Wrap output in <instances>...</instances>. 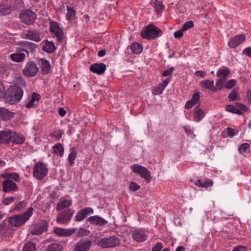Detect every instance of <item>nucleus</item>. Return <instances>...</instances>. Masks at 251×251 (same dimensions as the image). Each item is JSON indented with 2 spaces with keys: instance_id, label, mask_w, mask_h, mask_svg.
Returning a JSON list of instances; mask_svg holds the SVG:
<instances>
[{
  "instance_id": "f257e3e1",
  "label": "nucleus",
  "mask_w": 251,
  "mask_h": 251,
  "mask_svg": "<svg viewBox=\"0 0 251 251\" xmlns=\"http://www.w3.org/2000/svg\"><path fill=\"white\" fill-rule=\"evenodd\" d=\"M23 91L17 85L10 86L5 92L4 97L5 101L10 104L19 102L23 95Z\"/></svg>"
},
{
  "instance_id": "f03ea898",
  "label": "nucleus",
  "mask_w": 251,
  "mask_h": 251,
  "mask_svg": "<svg viewBox=\"0 0 251 251\" xmlns=\"http://www.w3.org/2000/svg\"><path fill=\"white\" fill-rule=\"evenodd\" d=\"M33 209L30 207L26 212L22 214L16 215L8 219L9 224L14 227H20L24 225L30 218L32 214Z\"/></svg>"
},
{
  "instance_id": "7ed1b4c3",
  "label": "nucleus",
  "mask_w": 251,
  "mask_h": 251,
  "mask_svg": "<svg viewBox=\"0 0 251 251\" xmlns=\"http://www.w3.org/2000/svg\"><path fill=\"white\" fill-rule=\"evenodd\" d=\"M162 34V32L159 28L151 24L143 30L141 36L144 39L150 40L158 38Z\"/></svg>"
},
{
  "instance_id": "20e7f679",
  "label": "nucleus",
  "mask_w": 251,
  "mask_h": 251,
  "mask_svg": "<svg viewBox=\"0 0 251 251\" xmlns=\"http://www.w3.org/2000/svg\"><path fill=\"white\" fill-rule=\"evenodd\" d=\"M97 244L101 248H113L120 246V240L115 236H112L101 239Z\"/></svg>"
},
{
  "instance_id": "39448f33",
  "label": "nucleus",
  "mask_w": 251,
  "mask_h": 251,
  "mask_svg": "<svg viewBox=\"0 0 251 251\" xmlns=\"http://www.w3.org/2000/svg\"><path fill=\"white\" fill-rule=\"evenodd\" d=\"M130 168L134 173L139 174L140 176L144 178L147 182L151 181V177L150 172L145 167L137 164L131 166Z\"/></svg>"
},
{
  "instance_id": "423d86ee",
  "label": "nucleus",
  "mask_w": 251,
  "mask_h": 251,
  "mask_svg": "<svg viewBox=\"0 0 251 251\" xmlns=\"http://www.w3.org/2000/svg\"><path fill=\"white\" fill-rule=\"evenodd\" d=\"M48 169L46 165L42 163H37L34 165L33 176L38 180L45 177L48 173Z\"/></svg>"
},
{
  "instance_id": "0eeeda50",
  "label": "nucleus",
  "mask_w": 251,
  "mask_h": 251,
  "mask_svg": "<svg viewBox=\"0 0 251 251\" xmlns=\"http://www.w3.org/2000/svg\"><path fill=\"white\" fill-rule=\"evenodd\" d=\"M50 32L54 34L58 43H62L63 42L64 32L63 29L60 27L58 23L51 21L50 22Z\"/></svg>"
},
{
  "instance_id": "6e6552de",
  "label": "nucleus",
  "mask_w": 251,
  "mask_h": 251,
  "mask_svg": "<svg viewBox=\"0 0 251 251\" xmlns=\"http://www.w3.org/2000/svg\"><path fill=\"white\" fill-rule=\"evenodd\" d=\"M39 71L36 64L33 61H28L23 70V73L27 77H34Z\"/></svg>"
},
{
  "instance_id": "1a4fd4ad",
  "label": "nucleus",
  "mask_w": 251,
  "mask_h": 251,
  "mask_svg": "<svg viewBox=\"0 0 251 251\" xmlns=\"http://www.w3.org/2000/svg\"><path fill=\"white\" fill-rule=\"evenodd\" d=\"M22 21L26 25L33 24L36 18V14L29 9L24 10L20 14Z\"/></svg>"
},
{
  "instance_id": "9d476101",
  "label": "nucleus",
  "mask_w": 251,
  "mask_h": 251,
  "mask_svg": "<svg viewBox=\"0 0 251 251\" xmlns=\"http://www.w3.org/2000/svg\"><path fill=\"white\" fill-rule=\"evenodd\" d=\"M74 211L71 209H66L60 213L58 214L56 222L60 224H66L71 219Z\"/></svg>"
},
{
  "instance_id": "9b49d317",
  "label": "nucleus",
  "mask_w": 251,
  "mask_h": 251,
  "mask_svg": "<svg viewBox=\"0 0 251 251\" xmlns=\"http://www.w3.org/2000/svg\"><path fill=\"white\" fill-rule=\"evenodd\" d=\"M48 227L47 222L45 220H41L34 225L31 232L33 235H39L47 231Z\"/></svg>"
},
{
  "instance_id": "f8f14e48",
  "label": "nucleus",
  "mask_w": 251,
  "mask_h": 251,
  "mask_svg": "<svg viewBox=\"0 0 251 251\" xmlns=\"http://www.w3.org/2000/svg\"><path fill=\"white\" fill-rule=\"evenodd\" d=\"M92 245V243L90 240L81 239L76 243L73 251H88Z\"/></svg>"
},
{
  "instance_id": "ddd939ff",
  "label": "nucleus",
  "mask_w": 251,
  "mask_h": 251,
  "mask_svg": "<svg viewBox=\"0 0 251 251\" xmlns=\"http://www.w3.org/2000/svg\"><path fill=\"white\" fill-rule=\"evenodd\" d=\"M94 212L93 209L91 207H86L80 210L75 217V221L76 222H80L85 219L89 214H92Z\"/></svg>"
},
{
  "instance_id": "4468645a",
  "label": "nucleus",
  "mask_w": 251,
  "mask_h": 251,
  "mask_svg": "<svg viewBox=\"0 0 251 251\" xmlns=\"http://www.w3.org/2000/svg\"><path fill=\"white\" fill-rule=\"evenodd\" d=\"M2 185L3 191L6 193L12 191H16L18 190L16 184L10 179H7L3 181Z\"/></svg>"
},
{
  "instance_id": "2eb2a0df",
  "label": "nucleus",
  "mask_w": 251,
  "mask_h": 251,
  "mask_svg": "<svg viewBox=\"0 0 251 251\" xmlns=\"http://www.w3.org/2000/svg\"><path fill=\"white\" fill-rule=\"evenodd\" d=\"M246 38L244 34H240L235 36L230 39L228 45L231 48H235L239 45L242 44L245 41Z\"/></svg>"
},
{
  "instance_id": "dca6fc26",
  "label": "nucleus",
  "mask_w": 251,
  "mask_h": 251,
  "mask_svg": "<svg viewBox=\"0 0 251 251\" xmlns=\"http://www.w3.org/2000/svg\"><path fill=\"white\" fill-rule=\"evenodd\" d=\"M106 68V65L103 63H94L90 66V70L94 73L101 75L105 72Z\"/></svg>"
},
{
  "instance_id": "f3484780",
  "label": "nucleus",
  "mask_w": 251,
  "mask_h": 251,
  "mask_svg": "<svg viewBox=\"0 0 251 251\" xmlns=\"http://www.w3.org/2000/svg\"><path fill=\"white\" fill-rule=\"evenodd\" d=\"M22 49L20 48L19 50H17L16 52L11 54L10 55V59L14 62H23L26 56L25 53L22 52Z\"/></svg>"
},
{
  "instance_id": "a211bd4d",
  "label": "nucleus",
  "mask_w": 251,
  "mask_h": 251,
  "mask_svg": "<svg viewBox=\"0 0 251 251\" xmlns=\"http://www.w3.org/2000/svg\"><path fill=\"white\" fill-rule=\"evenodd\" d=\"M12 132L11 130L8 129L0 131V143L4 144L9 143L11 139Z\"/></svg>"
},
{
  "instance_id": "6ab92c4d",
  "label": "nucleus",
  "mask_w": 251,
  "mask_h": 251,
  "mask_svg": "<svg viewBox=\"0 0 251 251\" xmlns=\"http://www.w3.org/2000/svg\"><path fill=\"white\" fill-rule=\"evenodd\" d=\"M87 221L91 224L99 226H102L107 223V221L98 216H91Z\"/></svg>"
},
{
  "instance_id": "aec40b11",
  "label": "nucleus",
  "mask_w": 251,
  "mask_h": 251,
  "mask_svg": "<svg viewBox=\"0 0 251 251\" xmlns=\"http://www.w3.org/2000/svg\"><path fill=\"white\" fill-rule=\"evenodd\" d=\"M14 113L4 108H0V119L4 121L10 120L14 117Z\"/></svg>"
},
{
  "instance_id": "412c9836",
  "label": "nucleus",
  "mask_w": 251,
  "mask_h": 251,
  "mask_svg": "<svg viewBox=\"0 0 251 251\" xmlns=\"http://www.w3.org/2000/svg\"><path fill=\"white\" fill-rule=\"evenodd\" d=\"M25 35L29 39L37 42L40 41L41 40L40 34L36 30H28L27 31Z\"/></svg>"
},
{
  "instance_id": "4be33fe9",
  "label": "nucleus",
  "mask_w": 251,
  "mask_h": 251,
  "mask_svg": "<svg viewBox=\"0 0 251 251\" xmlns=\"http://www.w3.org/2000/svg\"><path fill=\"white\" fill-rule=\"evenodd\" d=\"M200 99V93L199 92H195L193 96L192 99L187 101L185 104V108L189 109L192 108L193 106L197 104V103L199 101Z\"/></svg>"
},
{
  "instance_id": "5701e85b",
  "label": "nucleus",
  "mask_w": 251,
  "mask_h": 251,
  "mask_svg": "<svg viewBox=\"0 0 251 251\" xmlns=\"http://www.w3.org/2000/svg\"><path fill=\"white\" fill-rule=\"evenodd\" d=\"M38 60L41 62V67L43 73L45 74H49L51 69L49 61L45 58H39Z\"/></svg>"
},
{
  "instance_id": "b1692460",
  "label": "nucleus",
  "mask_w": 251,
  "mask_h": 251,
  "mask_svg": "<svg viewBox=\"0 0 251 251\" xmlns=\"http://www.w3.org/2000/svg\"><path fill=\"white\" fill-rule=\"evenodd\" d=\"M12 137L10 141L16 144H22L25 141V137L22 135L15 132H12Z\"/></svg>"
},
{
  "instance_id": "393cba45",
  "label": "nucleus",
  "mask_w": 251,
  "mask_h": 251,
  "mask_svg": "<svg viewBox=\"0 0 251 251\" xmlns=\"http://www.w3.org/2000/svg\"><path fill=\"white\" fill-rule=\"evenodd\" d=\"M131 236L134 240L138 242H142L147 240L146 235L140 231H134L132 233Z\"/></svg>"
},
{
  "instance_id": "a878e982",
  "label": "nucleus",
  "mask_w": 251,
  "mask_h": 251,
  "mask_svg": "<svg viewBox=\"0 0 251 251\" xmlns=\"http://www.w3.org/2000/svg\"><path fill=\"white\" fill-rule=\"evenodd\" d=\"M195 184L201 187L206 188L207 187L211 186L213 185V182L209 178H205L202 179H197Z\"/></svg>"
},
{
  "instance_id": "bb28decb",
  "label": "nucleus",
  "mask_w": 251,
  "mask_h": 251,
  "mask_svg": "<svg viewBox=\"0 0 251 251\" xmlns=\"http://www.w3.org/2000/svg\"><path fill=\"white\" fill-rule=\"evenodd\" d=\"M151 4L155 8L157 14L160 13L164 8L162 1L158 0H152Z\"/></svg>"
},
{
  "instance_id": "cd10ccee",
  "label": "nucleus",
  "mask_w": 251,
  "mask_h": 251,
  "mask_svg": "<svg viewBox=\"0 0 251 251\" xmlns=\"http://www.w3.org/2000/svg\"><path fill=\"white\" fill-rule=\"evenodd\" d=\"M24 46L26 48L25 49H22V51H25L27 55L29 52L34 53L37 46L32 42H24Z\"/></svg>"
},
{
  "instance_id": "c85d7f7f",
  "label": "nucleus",
  "mask_w": 251,
  "mask_h": 251,
  "mask_svg": "<svg viewBox=\"0 0 251 251\" xmlns=\"http://www.w3.org/2000/svg\"><path fill=\"white\" fill-rule=\"evenodd\" d=\"M230 74V71L229 69L226 67H223L222 68L220 69L217 72V76L219 78H224L225 79V80H226L227 77Z\"/></svg>"
},
{
  "instance_id": "c756f323",
  "label": "nucleus",
  "mask_w": 251,
  "mask_h": 251,
  "mask_svg": "<svg viewBox=\"0 0 251 251\" xmlns=\"http://www.w3.org/2000/svg\"><path fill=\"white\" fill-rule=\"evenodd\" d=\"M56 49L54 44L52 42H49L46 40L45 43V46L42 47V50L48 52L52 53Z\"/></svg>"
},
{
  "instance_id": "7c9ffc66",
  "label": "nucleus",
  "mask_w": 251,
  "mask_h": 251,
  "mask_svg": "<svg viewBox=\"0 0 251 251\" xmlns=\"http://www.w3.org/2000/svg\"><path fill=\"white\" fill-rule=\"evenodd\" d=\"M202 88H206L212 92H214V81L209 79H205L202 81L200 83Z\"/></svg>"
},
{
  "instance_id": "2f4dec72",
  "label": "nucleus",
  "mask_w": 251,
  "mask_h": 251,
  "mask_svg": "<svg viewBox=\"0 0 251 251\" xmlns=\"http://www.w3.org/2000/svg\"><path fill=\"white\" fill-rule=\"evenodd\" d=\"M11 13V6L0 3V15L4 16Z\"/></svg>"
},
{
  "instance_id": "473e14b6",
  "label": "nucleus",
  "mask_w": 251,
  "mask_h": 251,
  "mask_svg": "<svg viewBox=\"0 0 251 251\" xmlns=\"http://www.w3.org/2000/svg\"><path fill=\"white\" fill-rule=\"evenodd\" d=\"M72 204V201L70 200H63L60 201L57 204L56 210L57 211H60L64 208L68 207Z\"/></svg>"
},
{
  "instance_id": "72a5a7b5",
  "label": "nucleus",
  "mask_w": 251,
  "mask_h": 251,
  "mask_svg": "<svg viewBox=\"0 0 251 251\" xmlns=\"http://www.w3.org/2000/svg\"><path fill=\"white\" fill-rule=\"evenodd\" d=\"M45 251H62V247L58 243H52L46 248Z\"/></svg>"
},
{
  "instance_id": "f704fd0d",
  "label": "nucleus",
  "mask_w": 251,
  "mask_h": 251,
  "mask_svg": "<svg viewBox=\"0 0 251 251\" xmlns=\"http://www.w3.org/2000/svg\"><path fill=\"white\" fill-rule=\"evenodd\" d=\"M226 80L224 78H219L216 82V86H214V92L221 91L225 85Z\"/></svg>"
},
{
  "instance_id": "c9c22d12",
  "label": "nucleus",
  "mask_w": 251,
  "mask_h": 251,
  "mask_svg": "<svg viewBox=\"0 0 251 251\" xmlns=\"http://www.w3.org/2000/svg\"><path fill=\"white\" fill-rule=\"evenodd\" d=\"M53 151L54 153L58 154L60 156H62L64 153V148L62 145L58 143L53 147Z\"/></svg>"
},
{
  "instance_id": "e433bc0d",
  "label": "nucleus",
  "mask_w": 251,
  "mask_h": 251,
  "mask_svg": "<svg viewBox=\"0 0 251 251\" xmlns=\"http://www.w3.org/2000/svg\"><path fill=\"white\" fill-rule=\"evenodd\" d=\"M130 49L134 53L139 54L143 50L142 47L137 43H133L130 46Z\"/></svg>"
},
{
  "instance_id": "4c0bfd02",
  "label": "nucleus",
  "mask_w": 251,
  "mask_h": 251,
  "mask_svg": "<svg viewBox=\"0 0 251 251\" xmlns=\"http://www.w3.org/2000/svg\"><path fill=\"white\" fill-rule=\"evenodd\" d=\"M77 152L75 149L73 148L71 152L68 156V160L71 166L74 164V160L76 157Z\"/></svg>"
},
{
  "instance_id": "58836bf2",
  "label": "nucleus",
  "mask_w": 251,
  "mask_h": 251,
  "mask_svg": "<svg viewBox=\"0 0 251 251\" xmlns=\"http://www.w3.org/2000/svg\"><path fill=\"white\" fill-rule=\"evenodd\" d=\"M11 10H15L21 8L23 6L22 0H13L11 2Z\"/></svg>"
},
{
  "instance_id": "ea45409f",
  "label": "nucleus",
  "mask_w": 251,
  "mask_h": 251,
  "mask_svg": "<svg viewBox=\"0 0 251 251\" xmlns=\"http://www.w3.org/2000/svg\"><path fill=\"white\" fill-rule=\"evenodd\" d=\"M35 244L31 242H28L24 245L22 251H35Z\"/></svg>"
},
{
  "instance_id": "a19ab883",
  "label": "nucleus",
  "mask_w": 251,
  "mask_h": 251,
  "mask_svg": "<svg viewBox=\"0 0 251 251\" xmlns=\"http://www.w3.org/2000/svg\"><path fill=\"white\" fill-rule=\"evenodd\" d=\"M204 117V112L201 108L194 113V119L196 122L200 121Z\"/></svg>"
},
{
  "instance_id": "79ce46f5",
  "label": "nucleus",
  "mask_w": 251,
  "mask_h": 251,
  "mask_svg": "<svg viewBox=\"0 0 251 251\" xmlns=\"http://www.w3.org/2000/svg\"><path fill=\"white\" fill-rule=\"evenodd\" d=\"M67 18L68 20H71L74 19V17L75 15V11L74 8L72 7L69 6H67Z\"/></svg>"
},
{
  "instance_id": "37998d69",
  "label": "nucleus",
  "mask_w": 251,
  "mask_h": 251,
  "mask_svg": "<svg viewBox=\"0 0 251 251\" xmlns=\"http://www.w3.org/2000/svg\"><path fill=\"white\" fill-rule=\"evenodd\" d=\"M238 94V90L236 88L234 89L229 93L228 99L229 101H233L236 100Z\"/></svg>"
},
{
  "instance_id": "c03bdc74",
  "label": "nucleus",
  "mask_w": 251,
  "mask_h": 251,
  "mask_svg": "<svg viewBox=\"0 0 251 251\" xmlns=\"http://www.w3.org/2000/svg\"><path fill=\"white\" fill-rule=\"evenodd\" d=\"M236 83V80L235 79H230L227 81L226 83H225L224 87L227 89H232Z\"/></svg>"
},
{
  "instance_id": "a18cd8bd",
  "label": "nucleus",
  "mask_w": 251,
  "mask_h": 251,
  "mask_svg": "<svg viewBox=\"0 0 251 251\" xmlns=\"http://www.w3.org/2000/svg\"><path fill=\"white\" fill-rule=\"evenodd\" d=\"M53 231L60 236L66 235L67 234V230L59 227L54 228Z\"/></svg>"
},
{
  "instance_id": "49530a36",
  "label": "nucleus",
  "mask_w": 251,
  "mask_h": 251,
  "mask_svg": "<svg viewBox=\"0 0 251 251\" xmlns=\"http://www.w3.org/2000/svg\"><path fill=\"white\" fill-rule=\"evenodd\" d=\"M194 23L192 21H189L185 22L181 27V29L183 31H185L189 28L193 27Z\"/></svg>"
},
{
  "instance_id": "de8ad7c7",
  "label": "nucleus",
  "mask_w": 251,
  "mask_h": 251,
  "mask_svg": "<svg viewBox=\"0 0 251 251\" xmlns=\"http://www.w3.org/2000/svg\"><path fill=\"white\" fill-rule=\"evenodd\" d=\"M140 188V186L135 182H131L129 185V189L132 191H136Z\"/></svg>"
},
{
  "instance_id": "09e8293b",
  "label": "nucleus",
  "mask_w": 251,
  "mask_h": 251,
  "mask_svg": "<svg viewBox=\"0 0 251 251\" xmlns=\"http://www.w3.org/2000/svg\"><path fill=\"white\" fill-rule=\"evenodd\" d=\"M89 233H90L89 231L87 229H84L83 228H81L79 229V230L77 232V234H78V236L82 237L84 236L88 235L89 234Z\"/></svg>"
},
{
  "instance_id": "8fccbe9b",
  "label": "nucleus",
  "mask_w": 251,
  "mask_h": 251,
  "mask_svg": "<svg viewBox=\"0 0 251 251\" xmlns=\"http://www.w3.org/2000/svg\"><path fill=\"white\" fill-rule=\"evenodd\" d=\"M250 147V145L248 143H244L242 144L240 147L239 149V151L241 153H243L244 152H246L247 149H248Z\"/></svg>"
},
{
  "instance_id": "3c124183",
  "label": "nucleus",
  "mask_w": 251,
  "mask_h": 251,
  "mask_svg": "<svg viewBox=\"0 0 251 251\" xmlns=\"http://www.w3.org/2000/svg\"><path fill=\"white\" fill-rule=\"evenodd\" d=\"M164 88H163L162 86L159 84L158 87H157L153 91L154 95H159L162 93Z\"/></svg>"
},
{
  "instance_id": "603ef678",
  "label": "nucleus",
  "mask_w": 251,
  "mask_h": 251,
  "mask_svg": "<svg viewBox=\"0 0 251 251\" xmlns=\"http://www.w3.org/2000/svg\"><path fill=\"white\" fill-rule=\"evenodd\" d=\"M5 92L2 82L0 80V98L4 97Z\"/></svg>"
},
{
  "instance_id": "864d4df0",
  "label": "nucleus",
  "mask_w": 251,
  "mask_h": 251,
  "mask_svg": "<svg viewBox=\"0 0 251 251\" xmlns=\"http://www.w3.org/2000/svg\"><path fill=\"white\" fill-rule=\"evenodd\" d=\"M14 200L13 197H7L3 199L2 203L5 205H8Z\"/></svg>"
},
{
  "instance_id": "5fc2aeb1",
  "label": "nucleus",
  "mask_w": 251,
  "mask_h": 251,
  "mask_svg": "<svg viewBox=\"0 0 251 251\" xmlns=\"http://www.w3.org/2000/svg\"><path fill=\"white\" fill-rule=\"evenodd\" d=\"M236 107L241 111H247L248 110V107L245 105L239 102L236 103Z\"/></svg>"
},
{
  "instance_id": "6e6d98bb",
  "label": "nucleus",
  "mask_w": 251,
  "mask_h": 251,
  "mask_svg": "<svg viewBox=\"0 0 251 251\" xmlns=\"http://www.w3.org/2000/svg\"><path fill=\"white\" fill-rule=\"evenodd\" d=\"M174 70V68L173 67H170L169 69L166 70L163 72L162 75L163 76H167L171 75Z\"/></svg>"
},
{
  "instance_id": "4d7b16f0",
  "label": "nucleus",
  "mask_w": 251,
  "mask_h": 251,
  "mask_svg": "<svg viewBox=\"0 0 251 251\" xmlns=\"http://www.w3.org/2000/svg\"><path fill=\"white\" fill-rule=\"evenodd\" d=\"M26 203L24 201H21L19 202L18 203H17L14 207V210H20L22 207H24L25 206Z\"/></svg>"
},
{
  "instance_id": "13d9d810",
  "label": "nucleus",
  "mask_w": 251,
  "mask_h": 251,
  "mask_svg": "<svg viewBox=\"0 0 251 251\" xmlns=\"http://www.w3.org/2000/svg\"><path fill=\"white\" fill-rule=\"evenodd\" d=\"M35 102L36 101L31 98V100L26 104V107L28 108L33 107L34 106L37 104V103H35Z\"/></svg>"
},
{
  "instance_id": "bf43d9fd",
  "label": "nucleus",
  "mask_w": 251,
  "mask_h": 251,
  "mask_svg": "<svg viewBox=\"0 0 251 251\" xmlns=\"http://www.w3.org/2000/svg\"><path fill=\"white\" fill-rule=\"evenodd\" d=\"M236 105L235 106L231 105H227L226 106L225 109L227 111L235 113V110H236Z\"/></svg>"
},
{
  "instance_id": "052dcab7",
  "label": "nucleus",
  "mask_w": 251,
  "mask_h": 251,
  "mask_svg": "<svg viewBox=\"0 0 251 251\" xmlns=\"http://www.w3.org/2000/svg\"><path fill=\"white\" fill-rule=\"evenodd\" d=\"M162 247V244L160 242H157L155 247L152 248V251H160Z\"/></svg>"
},
{
  "instance_id": "680f3d73",
  "label": "nucleus",
  "mask_w": 251,
  "mask_h": 251,
  "mask_svg": "<svg viewBox=\"0 0 251 251\" xmlns=\"http://www.w3.org/2000/svg\"><path fill=\"white\" fill-rule=\"evenodd\" d=\"M227 133L230 137H233L235 135V130L229 127L226 128Z\"/></svg>"
},
{
  "instance_id": "e2e57ef3",
  "label": "nucleus",
  "mask_w": 251,
  "mask_h": 251,
  "mask_svg": "<svg viewBox=\"0 0 251 251\" xmlns=\"http://www.w3.org/2000/svg\"><path fill=\"white\" fill-rule=\"evenodd\" d=\"M31 98L36 102L39 101L41 99V96L40 94L38 93L33 92L32 94Z\"/></svg>"
},
{
  "instance_id": "0e129e2a",
  "label": "nucleus",
  "mask_w": 251,
  "mask_h": 251,
  "mask_svg": "<svg viewBox=\"0 0 251 251\" xmlns=\"http://www.w3.org/2000/svg\"><path fill=\"white\" fill-rule=\"evenodd\" d=\"M183 31H182V29H181L180 30H179V31L175 32L174 33V37H175V38H176V39H179L181 37H182L183 35Z\"/></svg>"
},
{
  "instance_id": "69168bd1",
  "label": "nucleus",
  "mask_w": 251,
  "mask_h": 251,
  "mask_svg": "<svg viewBox=\"0 0 251 251\" xmlns=\"http://www.w3.org/2000/svg\"><path fill=\"white\" fill-rule=\"evenodd\" d=\"M247 250L245 246H239L234 248L233 251H246Z\"/></svg>"
},
{
  "instance_id": "338daca9",
  "label": "nucleus",
  "mask_w": 251,
  "mask_h": 251,
  "mask_svg": "<svg viewBox=\"0 0 251 251\" xmlns=\"http://www.w3.org/2000/svg\"><path fill=\"white\" fill-rule=\"evenodd\" d=\"M170 78L168 77L166 78L164 80H163L162 81V83H161L160 84L162 86L163 88H165L167 86L168 84L170 82Z\"/></svg>"
},
{
  "instance_id": "774afa93",
  "label": "nucleus",
  "mask_w": 251,
  "mask_h": 251,
  "mask_svg": "<svg viewBox=\"0 0 251 251\" xmlns=\"http://www.w3.org/2000/svg\"><path fill=\"white\" fill-rule=\"evenodd\" d=\"M243 53L249 56H251V47L246 48L243 50Z\"/></svg>"
}]
</instances>
